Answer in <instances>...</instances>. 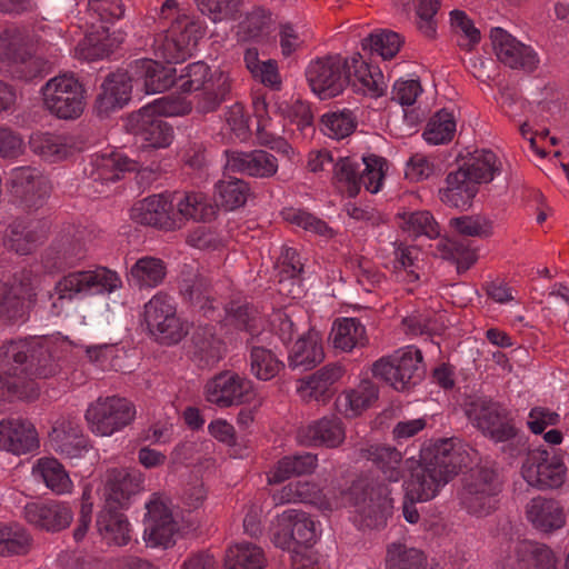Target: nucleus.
I'll use <instances>...</instances> for the list:
<instances>
[{"label":"nucleus","mask_w":569,"mask_h":569,"mask_svg":"<svg viewBox=\"0 0 569 569\" xmlns=\"http://www.w3.org/2000/svg\"><path fill=\"white\" fill-rule=\"evenodd\" d=\"M277 503H307L322 515L347 508L350 519L361 528H376L383 525L392 509V499L388 487L373 482L368 477L353 481L349 490L323 492L311 481H292L273 493Z\"/></svg>","instance_id":"nucleus-1"},{"label":"nucleus","mask_w":569,"mask_h":569,"mask_svg":"<svg viewBox=\"0 0 569 569\" xmlns=\"http://www.w3.org/2000/svg\"><path fill=\"white\" fill-rule=\"evenodd\" d=\"M70 350V342L57 336L30 337L0 347V397L32 400L39 396L37 379L59 372V361Z\"/></svg>","instance_id":"nucleus-2"},{"label":"nucleus","mask_w":569,"mask_h":569,"mask_svg":"<svg viewBox=\"0 0 569 569\" xmlns=\"http://www.w3.org/2000/svg\"><path fill=\"white\" fill-rule=\"evenodd\" d=\"M471 448L460 439H440L423 446L420 461L405 482L406 499L423 502L433 499L461 467L470 461Z\"/></svg>","instance_id":"nucleus-3"},{"label":"nucleus","mask_w":569,"mask_h":569,"mask_svg":"<svg viewBox=\"0 0 569 569\" xmlns=\"http://www.w3.org/2000/svg\"><path fill=\"white\" fill-rule=\"evenodd\" d=\"M252 108L257 119L258 142L291 158L295 150L281 138L280 133L284 130L286 120L296 123L300 130L311 128L313 116L310 106L300 100L291 103L274 99L268 100L264 96L254 93Z\"/></svg>","instance_id":"nucleus-4"},{"label":"nucleus","mask_w":569,"mask_h":569,"mask_svg":"<svg viewBox=\"0 0 569 569\" xmlns=\"http://www.w3.org/2000/svg\"><path fill=\"white\" fill-rule=\"evenodd\" d=\"M159 23L166 28V34L153 42L154 54L168 63L183 62L194 53L199 40L206 30L202 22L191 17L187 8L176 0H166L159 13Z\"/></svg>","instance_id":"nucleus-5"},{"label":"nucleus","mask_w":569,"mask_h":569,"mask_svg":"<svg viewBox=\"0 0 569 569\" xmlns=\"http://www.w3.org/2000/svg\"><path fill=\"white\" fill-rule=\"evenodd\" d=\"M321 535L320 522L302 510L287 509L278 515L271 539L276 547L291 552L292 565L303 569L311 563L310 548Z\"/></svg>","instance_id":"nucleus-6"},{"label":"nucleus","mask_w":569,"mask_h":569,"mask_svg":"<svg viewBox=\"0 0 569 569\" xmlns=\"http://www.w3.org/2000/svg\"><path fill=\"white\" fill-rule=\"evenodd\" d=\"M363 169L360 173V162L355 157L340 158L333 166V184L348 198L359 194L361 187L370 193H378L385 182L388 161L380 156L370 153L361 158Z\"/></svg>","instance_id":"nucleus-7"},{"label":"nucleus","mask_w":569,"mask_h":569,"mask_svg":"<svg viewBox=\"0 0 569 569\" xmlns=\"http://www.w3.org/2000/svg\"><path fill=\"white\" fill-rule=\"evenodd\" d=\"M182 93H196V107L200 112L216 110L230 90L229 76L213 71L202 61L189 63L176 74V83Z\"/></svg>","instance_id":"nucleus-8"},{"label":"nucleus","mask_w":569,"mask_h":569,"mask_svg":"<svg viewBox=\"0 0 569 569\" xmlns=\"http://www.w3.org/2000/svg\"><path fill=\"white\" fill-rule=\"evenodd\" d=\"M88 7L100 24L92 23V30L76 47L74 56L81 60L96 61L109 57L122 42V37L111 36L103 23L120 19L124 8L120 0H89Z\"/></svg>","instance_id":"nucleus-9"},{"label":"nucleus","mask_w":569,"mask_h":569,"mask_svg":"<svg viewBox=\"0 0 569 569\" xmlns=\"http://www.w3.org/2000/svg\"><path fill=\"white\" fill-rule=\"evenodd\" d=\"M43 108L62 120L81 117L86 108V89L72 73L49 79L41 88Z\"/></svg>","instance_id":"nucleus-10"},{"label":"nucleus","mask_w":569,"mask_h":569,"mask_svg":"<svg viewBox=\"0 0 569 569\" xmlns=\"http://www.w3.org/2000/svg\"><path fill=\"white\" fill-rule=\"evenodd\" d=\"M136 413V407L129 399L110 396L91 402L84 417L94 435L109 437L132 423Z\"/></svg>","instance_id":"nucleus-11"},{"label":"nucleus","mask_w":569,"mask_h":569,"mask_svg":"<svg viewBox=\"0 0 569 569\" xmlns=\"http://www.w3.org/2000/svg\"><path fill=\"white\" fill-rule=\"evenodd\" d=\"M121 287L122 280L116 271L98 266L69 272L56 284V291L61 299H73L111 293Z\"/></svg>","instance_id":"nucleus-12"},{"label":"nucleus","mask_w":569,"mask_h":569,"mask_svg":"<svg viewBox=\"0 0 569 569\" xmlns=\"http://www.w3.org/2000/svg\"><path fill=\"white\" fill-rule=\"evenodd\" d=\"M422 353L413 346H406L382 357L372 365V375L393 389H409L420 378Z\"/></svg>","instance_id":"nucleus-13"},{"label":"nucleus","mask_w":569,"mask_h":569,"mask_svg":"<svg viewBox=\"0 0 569 569\" xmlns=\"http://www.w3.org/2000/svg\"><path fill=\"white\" fill-rule=\"evenodd\" d=\"M144 320L149 331L164 345H176L188 333V327L177 315L172 298L164 293L153 296L144 306Z\"/></svg>","instance_id":"nucleus-14"},{"label":"nucleus","mask_w":569,"mask_h":569,"mask_svg":"<svg viewBox=\"0 0 569 569\" xmlns=\"http://www.w3.org/2000/svg\"><path fill=\"white\" fill-rule=\"evenodd\" d=\"M254 383L239 373L224 370L208 379L203 386L207 402L226 409L240 406L254 398Z\"/></svg>","instance_id":"nucleus-15"},{"label":"nucleus","mask_w":569,"mask_h":569,"mask_svg":"<svg viewBox=\"0 0 569 569\" xmlns=\"http://www.w3.org/2000/svg\"><path fill=\"white\" fill-rule=\"evenodd\" d=\"M466 413L472 426L495 442H506L517 436L513 419L496 402L477 399L470 402Z\"/></svg>","instance_id":"nucleus-16"},{"label":"nucleus","mask_w":569,"mask_h":569,"mask_svg":"<svg viewBox=\"0 0 569 569\" xmlns=\"http://www.w3.org/2000/svg\"><path fill=\"white\" fill-rule=\"evenodd\" d=\"M499 557L508 569H556L557 563L555 552L548 546L518 538L503 540Z\"/></svg>","instance_id":"nucleus-17"},{"label":"nucleus","mask_w":569,"mask_h":569,"mask_svg":"<svg viewBox=\"0 0 569 569\" xmlns=\"http://www.w3.org/2000/svg\"><path fill=\"white\" fill-rule=\"evenodd\" d=\"M347 67L348 59L340 54L312 60L306 70V78L312 92L320 99L340 94L346 86Z\"/></svg>","instance_id":"nucleus-18"},{"label":"nucleus","mask_w":569,"mask_h":569,"mask_svg":"<svg viewBox=\"0 0 569 569\" xmlns=\"http://www.w3.org/2000/svg\"><path fill=\"white\" fill-rule=\"evenodd\" d=\"M0 62L13 78L31 80L47 71V62L31 56L18 34L6 31L0 34Z\"/></svg>","instance_id":"nucleus-19"},{"label":"nucleus","mask_w":569,"mask_h":569,"mask_svg":"<svg viewBox=\"0 0 569 569\" xmlns=\"http://www.w3.org/2000/svg\"><path fill=\"white\" fill-rule=\"evenodd\" d=\"M525 481L539 489L560 487L567 475V467L557 456L546 449L530 451L521 468Z\"/></svg>","instance_id":"nucleus-20"},{"label":"nucleus","mask_w":569,"mask_h":569,"mask_svg":"<svg viewBox=\"0 0 569 569\" xmlns=\"http://www.w3.org/2000/svg\"><path fill=\"white\" fill-rule=\"evenodd\" d=\"M143 539L149 547L168 548L173 543L177 533V523L167 498L153 495L147 503Z\"/></svg>","instance_id":"nucleus-21"},{"label":"nucleus","mask_w":569,"mask_h":569,"mask_svg":"<svg viewBox=\"0 0 569 569\" xmlns=\"http://www.w3.org/2000/svg\"><path fill=\"white\" fill-rule=\"evenodd\" d=\"M126 128L146 149L168 148L174 137L173 129L169 123L143 108L127 118Z\"/></svg>","instance_id":"nucleus-22"},{"label":"nucleus","mask_w":569,"mask_h":569,"mask_svg":"<svg viewBox=\"0 0 569 569\" xmlns=\"http://www.w3.org/2000/svg\"><path fill=\"white\" fill-rule=\"evenodd\" d=\"M132 221L164 230L179 228L173 197L169 193L152 194L137 201L130 209Z\"/></svg>","instance_id":"nucleus-23"},{"label":"nucleus","mask_w":569,"mask_h":569,"mask_svg":"<svg viewBox=\"0 0 569 569\" xmlns=\"http://www.w3.org/2000/svg\"><path fill=\"white\" fill-rule=\"evenodd\" d=\"M490 38L497 58L512 69L533 71L539 59L536 51L519 41L501 28L491 30Z\"/></svg>","instance_id":"nucleus-24"},{"label":"nucleus","mask_w":569,"mask_h":569,"mask_svg":"<svg viewBox=\"0 0 569 569\" xmlns=\"http://www.w3.org/2000/svg\"><path fill=\"white\" fill-rule=\"evenodd\" d=\"M40 447L36 427L22 418L0 421V450L21 456L32 453Z\"/></svg>","instance_id":"nucleus-25"},{"label":"nucleus","mask_w":569,"mask_h":569,"mask_svg":"<svg viewBox=\"0 0 569 569\" xmlns=\"http://www.w3.org/2000/svg\"><path fill=\"white\" fill-rule=\"evenodd\" d=\"M346 373L343 366L329 363L312 375L300 379L297 385V393L303 401H317L327 403L336 393V383Z\"/></svg>","instance_id":"nucleus-26"},{"label":"nucleus","mask_w":569,"mask_h":569,"mask_svg":"<svg viewBox=\"0 0 569 569\" xmlns=\"http://www.w3.org/2000/svg\"><path fill=\"white\" fill-rule=\"evenodd\" d=\"M224 169L254 178H271L278 171L277 158L260 149L251 151L227 150Z\"/></svg>","instance_id":"nucleus-27"},{"label":"nucleus","mask_w":569,"mask_h":569,"mask_svg":"<svg viewBox=\"0 0 569 569\" xmlns=\"http://www.w3.org/2000/svg\"><path fill=\"white\" fill-rule=\"evenodd\" d=\"M142 485L143 478L140 473L117 468L107 470L100 489L106 501L104 508L112 509L113 505L124 507L132 496L142 490Z\"/></svg>","instance_id":"nucleus-28"},{"label":"nucleus","mask_w":569,"mask_h":569,"mask_svg":"<svg viewBox=\"0 0 569 569\" xmlns=\"http://www.w3.org/2000/svg\"><path fill=\"white\" fill-rule=\"evenodd\" d=\"M34 303V293L26 283H0V320L17 325L27 321L31 307Z\"/></svg>","instance_id":"nucleus-29"},{"label":"nucleus","mask_w":569,"mask_h":569,"mask_svg":"<svg viewBox=\"0 0 569 569\" xmlns=\"http://www.w3.org/2000/svg\"><path fill=\"white\" fill-rule=\"evenodd\" d=\"M347 82L355 91L373 98L383 96L388 87L382 71L378 67L368 64L359 53L348 59Z\"/></svg>","instance_id":"nucleus-30"},{"label":"nucleus","mask_w":569,"mask_h":569,"mask_svg":"<svg viewBox=\"0 0 569 569\" xmlns=\"http://www.w3.org/2000/svg\"><path fill=\"white\" fill-rule=\"evenodd\" d=\"M26 520L47 531H60L67 528L73 518L68 503L50 501H32L24 507Z\"/></svg>","instance_id":"nucleus-31"},{"label":"nucleus","mask_w":569,"mask_h":569,"mask_svg":"<svg viewBox=\"0 0 569 569\" xmlns=\"http://www.w3.org/2000/svg\"><path fill=\"white\" fill-rule=\"evenodd\" d=\"M133 78L126 70H117L110 73L100 87V93L96 100V109L99 114L122 109L131 99Z\"/></svg>","instance_id":"nucleus-32"},{"label":"nucleus","mask_w":569,"mask_h":569,"mask_svg":"<svg viewBox=\"0 0 569 569\" xmlns=\"http://www.w3.org/2000/svg\"><path fill=\"white\" fill-rule=\"evenodd\" d=\"M10 190L13 196L21 198L31 208L42 204L49 194L50 186L37 169L19 167L11 170Z\"/></svg>","instance_id":"nucleus-33"},{"label":"nucleus","mask_w":569,"mask_h":569,"mask_svg":"<svg viewBox=\"0 0 569 569\" xmlns=\"http://www.w3.org/2000/svg\"><path fill=\"white\" fill-rule=\"evenodd\" d=\"M499 491L500 485L493 476L485 473L478 482L465 488L461 503L469 515L485 517L497 508Z\"/></svg>","instance_id":"nucleus-34"},{"label":"nucleus","mask_w":569,"mask_h":569,"mask_svg":"<svg viewBox=\"0 0 569 569\" xmlns=\"http://www.w3.org/2000/svg\"><path fill=\"white\" fill-rule=\"evenodd\" d=\"M361 456L372 461L389 482H398L408 469H413L415 461L403 460L396 448L381 445H370L361 450Z\"/></svg>","instance_id":"nucleus-35"},{"label":"nucleus","mask_w":569,"mask_h":569,"mask_svg":"<svg viewBox=\"0 0 569 569\" xmlns=\"http://www.w3.org/2000/svg\"><path fill=\"white\" fill-rule=\"evenodd\" d=\"M131 77L136 81L142 80L144 92L153 94L163 92L176 83V69L151 59H140L131 66Z\"/></svg>","instance_id":"nucleus-36"},{"label":"nucleus","mask_w":569,"mask_h":569,"mask_svg":"<svg viewBox=\"0 0 569 569\" xmlns=\"http://www.w3.org/2000/svg\"><path fill=\"white\" fill-rule=\"evenodd\" d=\"M298 441L303 446H326L336 448L345 438V429L340 419L322 418L308 426L301 427L297 435Z\"/></svg>","instance_id":"nucleus-37"},{"label":"nucleus","mask_w":569,"mask_h":569,"mask_svg":"<svg viewBox=\"0 0 569 569\" xmlns=\"http://www.w3.org/2000/svg\"><path fill=\"white\" fill-rule=\"evenodd\" d=\"M526 518L541 532H552L566 525L563 508L555 499L532 498L526 506Z\"/></svg>","instance_id":"nucleus-38"},{"label":"nucleus","mask_w":569,"mask_h":569,"mask_svg":"<svg viewBox=\"0 0 569 569\" xmlns=\"http://www.w3.org/2000/svg\"><path fill=\"white\" fill-rule=\"evenodd\" d=\"M92 168L91 176L94 181L113 182L119 180L123 172L138 170L139 163L123 151L112 150L97 154L92 159Z\"/></svg>","instance_id":"nucleus-39"},{"label":"nucleus","mask_w":569,"mask_h":569,"mask_svg":"<svg viewBox=\"0 0 569 569\" xmlns=\"http://www.w3.org/2000/svg\"><path fill=\"white\" fill-rule=\"evenodd\" d=\"M50 439L54 450L66 458H80L89 449L88 439L82 435L79 423L71 420L57 423Z\"/></svg>","instance_id":"nucleus-40"},{"label":"nucleus","mask_w":569,"mask_h":569,"mask_svg":"<svg viewBox=\"0 0 569 569\" xmlns=\"http://www.w3.org/2000/svg\"><path fill=\"white\" fill-rule=\"evenodd\" d=\"M96 526L108 546H127L131 540V525L120 511L103 508L97 517Z\"/></svg>","instance_id":"nucleus-41"},{"label":"nucleus","mask_w":569,"mask_h":569,"mask_svg":"<svg viewBox=\"0 0 569 569\" xmlns=\"http://www.w3.org/2000/svg\"><path fill=\"white\" fill-rule=\"evenodd\" d=\"M330 339L335 349L350 352L368 343L365 325L357 318L341 317L333 321Z\"/></svg>","instance_id":"nucleus-42"},{"label":"nucleus","mask_w":569,"mask_h":569,"mask_svg":"<svg viewBox=\"0 0 569 569\" xmlns=\"http://www.w3.org/2000/svg\"><path fill=\"white\" fill-rule=\"evenodd\" d=\"M466 173L476 186L489 183L501 173L502 162L491 150L480 149L473 151L462 167L458 169Z\"/></svg>","instance_id":"nucleus-43"},{"label":"nucleus","mask_w":569,"mask_h":569,"mask_svg":"<svg viewBox=\"0 0 569 569\" xmlns=\"http://www.w3.org/2000/svg\"><path fill=\"white\" fill-rule=\"evenodd\" d=\"M377 386L368 380H361L360 383L342 392L337 400L338 410L348 418L360 416L378 400Z\"/></svg>","instance_id":"nucleus-44"},{"label":"nucleus","mask_w":569,"mask_h":569,"mask_svg":"<svg viewBox=\"0 0 569 569\" xmlns=\"http://www.w3.org/2000/svg\"><path fill=\"white\" fill-rule=\"evenodd\" d=\"M325 358L322 336L309 329L290 348L288 360L291 367L313 368Z\"/></svg>","instance_id":"nucleus-45"},{"label":"nucleus","mask_w":569,"mask_h":569,"mask_svg":"<svg viewBox=\"0 0 569 569\" xmlns=\"http://www.w3.org/2000/svg\"><path fill=\"white\" fill-rule=\"evenodd\" d=\"M29 146L36 154L49 162L66 160L74 150L70 138L51 132L32 133Z\"/></svg>","instance_id":"nucleus-46"},{"label":"nucleus","mask_w":569,"mask_h":569,"mask_svg":"<svg viewBox=\"0 0 569 569\" xmlns=\"http://www.w3.org/2000/svg\"><path fill=\"white\" fill-rule=\"evenodd\" d=\"M179 227L182 220L208 222L216 218L217 207L202 192H188L174 203Z\"/></svg>","instance_id":"nucleus-47"},{"label":"nucleus","mask_w":569,"mask_h":569,"mask_svg":"<svg viewBox=\"0 0 569 569\" xmlns=\"http://www.w3.org/2000/svg\"><path fill=\"white\" fill-rule=\"evenodd\" d=\"M419 249L413 246L399 244L395 249L391 274L395 280L403 284L409 292L413 290L420 279L419 272Z\"/></svg>","instance_id":"nucleus-48"},{"label":"nucleus","mask_w":569,"mask_h":569,"mask_svg":"<svg viewBox=\"0 0 569 569\" xmlns=\"http://www.w3.org/2000/svg\"><path fill=\"white\" fill-rule=\"evenodd\" d=\"M447 187L440 190V199L443 203L459 209L470 207L478 192V187L462 171L450 172L447 177Z\"/></svg>","instance_id":"nucleus-49"},{"label":"nucleus","mask_w":569,"mask_h":569,"mask_svg":"<svg viewBox=\"0 0 569 569\" xmlns=\"http://www.w3.org/2000/svg\"><path fill=\"white\" fill-rule=\"evenodd\" d=\"M32 475L57 495L70 493L73 482L64 467L54 458H40L32 468Z\"/></svg>","instance_id":"nucleus-50"},{"label":"nucleus","mask_w":569,"mask_h":569,"mask_svg":"<svg viewBox=\"0 0 569 569\" xmlns=\"http://www.w3.org/2000/svg\"><path fill=\"white\" fill-rule=\"evenodd\" d=\"M318 466V458L312 453L287 456L280 459L268 472L269 483H280L292 476L310 475Z\"/></svg>","instance_id":"nucleus-51"},{"label":"nucleus","mask_w":569,"mask_h":569,"mask_svg":"<svg viewBox=\"0 0 569 569\" xmlns=\"http://www.w3.org/2000/svg\"><path fill=\"white\" fill-rule=\"evenodd\" d=\"M274 20L272 13L263 8H256L237 27V38L239 41L266 40L273 30Z\"/></svg>","instance_id":"nucleus-52"},{"label":"nucleus","mask_w":569,"mask_h":569,"mask_svg":"<svg viewBox=\"0 0 569 569\" xmlns=\"http://www.w3.org/2000/svg\"><path fill=\"white\" fill-rule=\"evenodd\" d=\"M267 559L262 548L251 542H239L227 549L226 569H266Z\"/></svg>","instance_id":"nucleus-53"},{"label":"nucleus","mask_w":569,"mask_h":569,"mask_svg":"<svg viewBox=\"0 0 569 569\" xmlns=\"http://www.w3.org/2000/svg\"><path fill=\"white\" fill-rule=\"evenodd\" d=\"M396 223L409 237L426 236L435 239L440 234L438 222L427 210L398 212Z\"/></svg>","instance_id":"nucleus-54"},{"label":"nucleus","mask_w":569,"mask_h":569,"mask_svg":"<svg viewBox=\"0 0 569 569\" xmlns=\"http://www.w3.org/2000/svg\"><path fill=\"white\" fill-rule=\"evenodd\" d=\"M249 193V183L238 178L222 179L217 182L214 187V196L218 204L229 211L244 206Z\"/></svg>","instance_id":"nucleus-55"},{"label":"nucleus","mask_w":569,"mask_h":569,"mask_svg":"<svg viewBox=\"0 0 569 569\" xmlns=\"http://www.w3.org/2000/svg\"><path fill=\"white\" fill-rule=\"evenodd\" d=\"M32 546L28 531L20 526L0 523V557L27 555Z\"/></svg>","instance_id":"nucleus-56"},{"label":"nucleus","mask_w":569,"mask_h":569,"mask_svg":"<svg viewBox=\"0 0 569 569\" xmlns=\"http://www.w3.org/2000/svg\"><path fill=\"white\" fill-rule=\"evenodd\" d=\"M426 555L403 543H391L387 549L386 569H426Z\"/></svg>","instance_id":"nucleus-57"},{"label":"nucleus","mask_w":569,"mask_h":569,"mask_svg":"<svg viewBox=\"0 0 569 569\" xmlns=\"http://www.w3.org/2000/svg\"><path fill=\"white\" fill-rule=\"evenodd\" d=\"M456 127L453 112L441 109L429 119L423 131V138L428 143L435 146L447 143L452 140Z\"/></svg>","instance_id":"nucleus-58"},{"label":"nucleus","mask_w":569,"mask_h":569,"mask_svg":"<svg viewBox=\"0 0 569 569\" xmlns=\"http://www.w3.org/2000/svg\"><path fill=\"white\" fill-rule=\"evenodd\" d=\"M250 369L258 380L269 381L284 369V363L271 350L253 347L250 353Z\"/></svg>","instance_id":"nucleus-59"},{"label":"nucleus","mask_w":569,"mask_h":569,"mask_svg":"<svg viewBox=\"0 0 569 569\" xmlns=\"http://www.w3.org/2000/svg\"><path fill=\"white\" fill-rule=\"evenodd\" d=\"M192 342L196 348V355L200 360L204 361L206 365H214L223 356L224 345L214 336L211 326L199 328L192 335Z\"/></svg>","instance_id":"nucleus-60"},{"label":"nucleus","mask_w":569,"mask_h":569,"mask_svg":"<svg viewBox=\"0 0 569 569\" xmlns=\"http://www.w3.org/2000/svg\"><path fill=\"white\" fill-rule=\"evenodd\" d=\"M130 276L141 287H156L163 280L166 267L158 258L143 257L131 267Z\"/></svg>","instance_id":"nucleus-61"},{"label":"nucleus","mask_w":569,"mask_h":569,"mask_svg":"<svg viewBox=\"0 0 569 569\" xmlns=\"http://www.w3.org/2000/svg\"><path fill=\"white\" fill-rule=\"evenodd\" d=\"M402 46V38L391 30H377L362 40V47L369 48L385 60L393 58Z\"/></svg>","instance_id":"nucleus-62"},{"label":"nucleus","mask_w":569,"mask_h":569,"mask_svg":"<svg viewBox=\"0 0 569 569\" xmlns=\"http://www.w3.org/2000/svg\"><path fill=\"white\" fill-rule=\"evenodd\" d=\"M149 109L154 117H182L191 112L192 102L186 97L171 94L154 99L152 102L142 107Z\"/></svg>","instance_id":"nucleus-63"},{"label":"nucleus","mask_w":569,"mask_h":569,"mask_svg":"<svg viewBox=\"0 0 569 569\" xmlns=\"http://www.w3.org/2000/svg\"><path fill=\"white\" fill-rule=\"evenodd\" d=\"M322 131L333 139L348 137L356 128V119L350 110L325 113L321 118Z\"/></svg>","instance_id":"nucleus-64"}]
</instances>
